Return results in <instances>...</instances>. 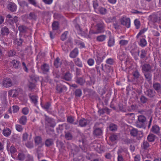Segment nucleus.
<instances>
[{
    "label": "nucleus",
    "mask_w": 161,
    "mask_h": 161,
    "mask_svg": "<svg viewBox=\"0 0 161 161\" xmlns=\"http://www.w3.org/2000/svg\"><path fill=\"white\" fill-rule=\"evenodd\" d=\"M147 138L149 141L152 142L155 140V136L154 135L150 134L148 136Z\"/></svg>",
    "instance_id": "obj_29"
},
{
    "label": "nucleus",
    "mask_w": 161,
    "mask_h": 161,
    "mask_svg": "<svg viewBox=\"0 0 161 161\" xmlns=\"http://www.w3.org/2000/svg\"><path fill=\"white\" fill-rule=\"evenodd\" d=\"M67 121L68 122L74 125H76L77 123V121H74V118L71 116L68 117L67 118Z\"/></svg>",
    "instance_id": "obj_25"
},
{
    "label": "nucleus",
    "mask_w": 161,
    "mask_h": 161,
    "mask_svg": "<svg viewBox=\"0 0 161 161\" xmlns=\"http://www.w3.org/2000/svg\"><path fill=\"white\" fill-rule=\"evenodd\" d=\"M103 132L102 130L100 128H97L94 130V134L96 135H101Z\"/></svg>",
    "instance_id": "obj_23"
},
{
    "label": "nucleus",
    "mask_w": 161,
    "mask_h": 161,
    "mask_svg": "<svg viewBox=\"0 0 161 161\" xmlns=\"http://www.w3.org/2000/svg\"><path fill=\"white\" fill-rule=\"evenodd\" d=\"M87 123V121L84 119H82L79 121V125L80 126H85Z\"/></svg>",
    "instance_id": "obj_26"
},
{
    "label": "nucleus",
    "mask_w": 161,
    "mask_h": 161,
    "mask_svg": "<svg viewBox=\"0 0 161 161\" xmlns=\"http://www.w3.org/2000/svg\"><path fill=\"white\" fill-rule=\"evenodd\" d=\"M147 30V29L146 28H144L142 30H141L140 32L138 33L136 36L137 38L139 37L140 36L144 33Z\"/></svg>",
    "instance_id": "obj_49"
},
{
    "label": "nucleus",
    "mask_w": 161,
    "mask_h": 161,
    "mask_svg": "<svg viewBox=\"0 0 161 161\" xmlns=\"http://www.w3.org/2000/svg\"><path fill=\"white\" fill-rule=\"evenodd\" d=\"M34 140L36 145L39 144L40 143V136H36Z\"/></svg>",
    "instance_id": "obj_41"
},
{
    "label": "nucleus",
    "mask_w": 161,
    "mask_h": 161,
    "mask_svg": "<svg viewBox=\"0 0 161 161\" xmlns=\"http://www.w3.org/2000/svg\"><path fill=\"white\" fill-rule=\"evenodd\" d=\"M28 2L30 4L35 7L36 6V3L35 0H28Z\"/></svg>",
    "instance_id": "obj_64"
},
{
    "label": "nucleus",
    "mask_w": 161,
    "mask_h": 161,
    "mask_svg": "<svg viewBox=\"0 0 161 161\" xmlns=\"http://www.w3.org/2000/svg\"><path fill=\"white\" fill-rule=\"evenodd\" d=\"M127 116H128V117L129 119H131L132 122L133 120H134V117L135 115L133 113H130L129 114H127Z\"/></svg>",
    "instance_id": "obj_56"
},
{
    "label": "nucleus",
    "mask_w": 161,
    "mask_h": 161,
    "mask_svg": "<svg viewBox=\"0 0 161 161\" xmlns=\"http://www.w3.org/2000/svg\"><path fill=\"white\" fill-rule=\"evenodd\" d=\"M97 10H98L99 13L102 14H105L106 12V9L102 7L99 8Z\"/></svg>",
    "instance_id": "obj_36"
},
{
    "label": "nucleus",
    "mask_w": 161,
    "mask_h": 161,
    "mask_svg": "<svg viewBox=\"0 0 161 161\" xmlns=\"http://www.w3.org/2000/svg\"><path fill=\"white\" fill-rule=\"evenodd\" d=\"M29 112V108L27 107H25L22 109V113L25 115H27Z\"/></svg>",
    "instance_id": "obj_44"
},
{
    "label": "nucleus",
    "mask_w": 161,
    "mask_h": 161,
    "mask_svg": "<svg viewBox=\"0 0 161 161\" xmlns=\"http://www.w3.org/2000/svg\"><path fill=\"white\" fill-rule=\"evenodd\" d=\"M28 135L26 132L24 133L22 136V139L23 141H26L28 137Z\"/></svg>",
    "instance_id": "obj_54"
},
{
    "label": "nucleus",
    "mask_w": 161,
    "mask_h": 161,
    "mask_svg": "<svg viewBox=\"0 0 161 161\" xmlns=\"http://www.w3.org/2000/svg\"><path fill=\"white\" fill-rule=\"evenodd\" d=\"M146 94L149 97H152L155 95V92L153 90L148 89L146 92Z\"/></svg>",
    "instance_id": "obj_18"
},
{
    "label": "nucleus",
    "mask_w": 161,
    "mask_h": 161,
    "mask_svg": "<svg viewBox=\"0 0 161 161\" xmlns=\"http://www.w3.org/2000/svg\"><path fill=\"white\" fill-rule=\"evenodd\" d=\"M3 85L6 88L11 86L12 85V82L11 79L8 77L4 78L3 81Z\"/></svg>",
    "instance_id": "obj_4"
},
{
    "label": "nucleus",
    "mask_w": 161,
    "mask_h": 161,
    "mask_svg": "<svg viewBox=\"0 0 161 161\" xmlns=\"http://www.w3.org/2000/svg\"><path fill=\"white\" fill-rule=\"evenodd\" d=\"M109 129L111 131H115L117 129V127L114 124H111L109 126Z\"/></svg>",
    "instance_id": "obj_43"
},
{
    "label": "nucleus",
    "mask_w": 161,
    "mask_h": 161,
    "mask_svg": "<svg viewBox=\"0 0 161 161\" xmlns=\"http://www.w3.org/2000/svg\"><path fill=\"white\" fill-rule=\"evenodd\" d=\"M8 56L9 57H14L16 55V53L14 50L9 51L8 52Z\"/></svg>",
    "instance_id": "obj_22"
},
{
    "label": "nucleus",
    "mask_w": 161,
    "mask_h": 161,
    "mask_svg": "<svg viewBox=\"0 0 161 161\" xmlns=\"http://www.w3.org/2000/svg\"><path fill=\"white\" fill-rule=\"evenodd\" d=\"M151 69L150 65L148 64L143 65L142 67V69L143 71L147 72L149 71Z\"/></svg>",
    "instance_id": "obj_24"
},
{
    "label": "nucleus",
    "mask_w": 161,
    "mask_h": 161,
    "mask_svg": "<svg viewBox=\"0 0 161 161\" xmlns=\"http://www.w3.org/2000/svg\"><path fill=\"white\" fill-rule=\"evenodd\" d=\"M27 121V118L25 116H22L19 119V123L23 125H26Z\"/></svg>",
    "instance_id": "obj_9"
},
{
    "label": "nucleus",
    "mask_w": 161,
    "mask_h": 161,
    "mask_svg": "<svg viewBox=\"0 0 161 161\" xmlns=\"http://www.w3.org/2000/svg\"><path fill=\"white\" fill-rule=\"evenodd\" d=\"M58 22H54L52 24V27L53 30H57L58 28Z\"/></svg>",
    "instance_id": "obj_39"
},
{
    "label": "nucleus",
    "mask_w": 161,
    "mask_h": 161,
    "mask_svg": "<svg viewBox=\"0 0 161 161\" xmlns=\"http://www.w3.org/2000/svg\"><path fill=\"white\" fill-rule=\"evenodd\" d=\"M121 24L125 26L127 28H129L130 26V19L129 18L124 17L121 19Z\"/></svg>",
    "instance_id": "obj_5"
},
{
    "label": "nucleus",
    "mask_w": 161,
    "mask_h": 161,
    "mask_svg": "<svg viewBox=\"0 0 161 161\" xmlns=\"http://www.w3.org/2000/svg\"><path fill=\"white\" fill-rule=\"evenodd\" d=\"M153 87L154 89L158 92H160L161 88V86L158 83H156L153 84Z\"/></svg>",
    "instance_id": "obj_28"
},
{
    "label": "nucleus",
    "mask_w": 161,
    "mask_h": 161,
    "mask_svg": "<svg viewBox=\"0 0 161 161\" xmlns=\"http://www.w3.org/2000/svg\"><path fill=\"white\" fill-rule=\"evenodd\" d=\"M25 146L27 147L31 148L33 147V144L32 142H28L25 143Z\"/></svg>",
    "instance_id": "obj_45"
},
{
    "label": "nucleus",
    "mask_w": 161,
    "mask_h": 161,
    "mask_svg": "<svg viewBox=\"0 0 161 161\" xmlns=\"http://www.w3.org/2000/svg\"><path fill=\"white\" fill-rule=\"evenodd\" d=\"M138 119L140 122L144 123L146 119L144 116L141 115L138 116Z\"/></svg>",
    "instance_id": "obj_31"
},
{
    "label": "nucleus",
    "mask_w": 161,
    "mask_h": 161,
    "mask_svg": "<svg viewBox=\"0 0 161 161\" xmlns=\"http://www.w3.org/2000/svg\"><path fill=\"white\" fill-rule=\"evenodd\" d=\"M29 96L31 102L35 104H36L38 102L37 96L36 95H32L31 94L29 95Z\"/></svg>",
    "instance_id": "obj_10"
},
{
    "label": "nucleus",
    "mask_w": 161,
    "mask_h": 161,
    "mask_svg": "<svg viewBox=\"0 0 161 161\" xmlns=\"http://www.w3.org/2000/svg\"><path fill=\"white\" fill-rule=\"evenodd\" d=\"M114 62L113 60L111 58H109L106 60V63L108 64L112 65Z\"/></svg>",
    "instance_id": "obj_63"
},
{
    "label": "nucleus",
    "mask_w": 161,
    "mask_h": 161,
    "mask_svg": "<svg viewBox=\"0 0 161 161\" xmlns=\"http://www.w3.org/2000/svg\"><path fill=\"white\" fill-rule=\"evenodd\" d=\"M29 18L30 19L36 20V16L34 13L31 12L29 14Z\"/></svg>",
    "instance_id": "obj_40"
},
{
    "label": "nucleus",
    "mask_w": 161,
    "mask_h": 161,
    "mask_svg": "<svg viewBox=\"0 0 161 161\" xmlns=\"http://www.w3.org/2000/svg\"><path fill=\"white\" fill-rule=\"evenodd\" d=\"M104 23H101L100 24H98L97 25V31H93L92 30L90 31L89 32L90 34H97L98 33L103 32L104 31Z\"/></svg>",
    "instance_id": "obj_3"
},
{
    "label": "nucleus",
    "mask_w": 161,
    "mask_h": 161,
    "mask_svg": "<svg viewBox=\"0 0 161 161\" xmlns=\"http://www.w3.org/2000/svg\"><path fill=\"white\" fill-rule=\"evenodd\" d=\"M128 42L126 40H121L119 42V43L121 46H124L126 45L128 43Z\"/></svg>",
    "instance_id": "obj_55"
},
{
    "label": "nucleus",
    "mask_w": 161,
    "mask_h": 161,
    "mask_svg": "<svg viewBox=\"0 0 161 161\" xmlns=\"http://www.w3.org/2000/svg\"><path fill=\"white\" fill-rule=\"evenodd\" d=\"M65 137L67 140H70L72 138L71 135L69 133H66L65 135Z\"/></svg>",
    "instance_id": "obj_58"
},
{
    "label": "nucleus",
    "mask_w": 161,
    "mask_h": 161,
    "mask_svg": "<svg viewBox=\"0 0 161 161\" xmlns=\"http://www.w3.org/2000/svg\"><path fill=\"white\" fill-rule=\"evenodd\" d=\"M134 24L137 29H138L140 26V22L137 19H136L134 21Z\"/></svg>",
    "instance_id": "obj_51"
},
{
    "label": "nucleus",
    "mask_w": 161,
    "mask_h": 161,
    "mask_svg": "<svg viewBox=\"0 0 161 161\" xmlns=\"http://www.w3.org/2000/svg\"><path fill=\"white\" fill-rule=\"evenodd\" d=\"M147 50H142L141 51V58H144L146 57L147 54Z\"/></svg>",
    "instance_id": "obj_33"
},
{
    "label": "nucleus",
    "mask_w": 161,
    "mask_h": 161,
    "mask_svg": "<svg viewBox=\"0 0 161 161\" xmlns=\"http://www.w3.org/2000/svg\"><path fill=\"white\" fill-rule=\"evenodd\" d=\"M45 144L47 146H50L53 144V141L52 139H47L46 141Z\"/></svg>",
    "instance_id": "obj_42"
},
{
    "label": "nucleus",
    "mask_w": 161,
    "mask_h": 161,
    "mask_svg": "<svg viewBox=\"0 0 161 161\" xmlns=\"http://www.w3.org/2000/svg\"><path fill=\"white\" fill-rule=\"evenodd\" d=\"M75 27L78 29V33L79 34H81L82 36L84 37H87V34L86 32L83 31L79 25H77Z\"/></svg>",
    "instance_id": "obj_17"
},
{
    "label": "nucleus",
    "mask_w": 161,
    "mask_h": 161,
    "mask_svg": "<svg viewBox=\"0 0 161 161\" xmlns=\"http://www.w3.org/2000/svg\"><path fill=\"white\" fill-rule=\"evenodd\" d=\"M21 91L20 88L12 89L8 92V96L15 97L18 96L19 93Z\"/></svg>",
    "instance_id": "obj_2"
},
{
    "label": "nucleus",
    "mask_w": 161,
    "mask_h": 161,
    "mask_svg": "<svg viewBox=\"0 0 161 161\" xmlns=\"http://www.w3.org/2000/svg\"><path fill=\"white\" fill-rule=\"evenodd\" d=\"M17 151V150L15 148V147L13 146H12L10 149V153L12 154H13L14 153H15Z\"/></svg>",
    "instance_id": "obj_48"
},
{
    "label": "nucleus",
    "mask_w": 161,
    "mask_h": 161,
    "mask_svg": "<svg viewBox=\"0 0 161 161\" xmlns=\"http://www.w3.org/2000/svg\"><path fill=\"white\" fill-rule=\"evenodd\" d=\"M147 44V42L146 40L144 38H142L140 39V45L142 47H144Z\"/></svg>",
    "instance_id": "obj_32"
},
{
    "label": "nucleus",
    "mask_w": 161,
    "mask_h": 161,
    "mask_svg": "<svg viewBox=\"0 0 161 161\" xmlns=\"http://www.w3.org/2000/svg\"><path fill=\"white\" fill-rule=\"evenodd\" d=\"M149 146V144L147 142H144L143 144L142 145V147L145 149H147Z\"/></svg>",
    "instance_id": "obj_57"
},
{
    "label": "nucleus",
    "mask_w": 161,
    "mask_h": 161,
    "mask_svg": "<svg viewBox=\"0 0 161 161\" xmlns=\"http://www.w3.org/2000/svg\"><path fill=\"white\" fill-rule=\"evenodd\" d=\"M23 42V40L20 38H16L14 40V42L15 44L17 45L18 46H20L22 45Z\"/></svg>",
    "instance_id": "obj_27"
},
{
    "label": "nucleus",
    "mask_w": 161,
    "mask_h": 161,
    "mask_svg": "<svg viewBox=\"0 0 161 161\" xmlns=\"http://www.w3.org/2000/svg\"><path fill=\"white\" fill-rule=\"evenodd\" d=\"M8 8L12 12L15 11L17 9V6L15 3H11L9 4Z\"/></svg>",
    "instance_id": "obj_13"
},
{
    "label": "nucleus",
    "mask_w": 161,
    "mask_h": 161,
    "mask_svg": "<svg viewBox=\"0 0 161 161\" xmlns=\"http://www.w3.org/2000/svg\"><path fill=\"white\" fill-rule=\"evenodd\" d=\"M13 112V113H17L19 110V107L17 105H13L12 106Z\"/></svg>",
    "instance_id": "obj_37"
},
{
    "label": "nucleus",
    "mask_w": 161,
    "mask_h": 161,
    "mask_svg": "<svg viewBox=\"0 0 161 161\" xmlns=\"http://www.w3.org/2000/svg\"><path fill=\"white\" fill-rule=\"evenodd\" d=\"M133 75L134 77L136 78H138L140 76V74L139 73V72L136 70L133 72Z\"/></svg>",
    "instance_id": "obj_53"
},
{
    "label": "nucleus",
    "mask_w": 161,
    "mask_h": 161,
    "mask_svg": "<svg viewBox=\"0 0 161 161\" xmlns=\"http://www.w3.org/2000/svg\"><path fill=\"white\" fill-rule=\"evenodd\" d=\"M132 55L134 57V58L136 60L137 59V57L139 55V52L138 51L135 52V53H133L132 51L131 52Z\"/></svg>",
    "instance_id": "obj_47"
},
{
    "label": "nucleus",
    "mask_w": 161,
    "mask_h": 161,
    "mask_svg": "<svg viewBox=\"0 0 161 161\" xmlns=\"http://www.w3.org/2000/svg\"><path fill=\"white\" fill-rule=\"evenodd\" d=\"M75 93L76 96L80 97L81 95V91L80 89L76 90Z\"/></svg>",
    "instance_id": "obj_61"
},
{
    "label": "nucleus",
    "mask_w": 161,
    "mask_h": 161,
    "mask_svg": "<svg viewBox=\"0 0 161 161\" xmlns=\"http://www.w3.org/2000/svg\"><path fill=\"white\" fill-rule=\"evenodd\" d=\"M6 20L7 23L10 25L12 28H14V23H16L18 21L19 18L17 16L13 17L10 14H8L6 16Z\"/></svg>",
    "instance_id": "obj_1"
},
{
    "label": "nucleus",
    "mask_w": 161,
    "mask_h": 161,
    "mask_svg": "<svg viewBox=\"0 0 161 161\" xmlns=\"http://www.w3.org/2000/svg\"><path fill=\"white\" fill-rule=\"evenodd\" d=\"M117 139V136L116 135H112L110 137V139L112 142H115Z\"/></svg>",
    "instance_id": "obj_46"
},
{
    "label": "nucleus",
    "mask_w": 161,
    "mask_h": 161,
    "mask_svg": "<svg viewBox=\"0 0 161 161\" xmlns=\"http://www.w3.org/2000/svg\"><path fill=\"white\" fill-rule=\"evenodd\" d=\"M50 106V104L49 103H47L44 106H42V107L46 110H47L49 109Z\"/></svg>",
    "instance_id": "obj_62"
},
{
    "label": "nucleus",
    "mask_w": 161,
    "mask_h": 161,
    "mask_svg": "<svg viewBox=\"0 0 161 161\" xmlns=\"http://www.w3.org/2000/svg\"><path fill=\"white\" fill-rule=\"evenodd\" d=\"M144 75L146 78L148 80H151L152 76L150 74L146 73H144Z\"/></svg>",
    "instance_id": "obj_60"
},
{
    "label": "nucleus",
    "mask_w": 161,
    "mask_h": 161,
    "mask_svg": "<svg viewBox=\"0 0 161 161\" xmlns=\"http://www.w3.org/2000/svg\"><path fill=\"white\" fill-rule=\"evenodd\" d=\"M11 63L15 69L19 68L20 65V62L15 59L12 60Z\"/></svg>",
    "instance_id": "obj_7"
},
{
    "label": "nucleus",
    "mask_w": 161,
    "mask_h": 161,
    "mask_svg": "<svg viewBox=\"0 0 161 161\" xmlns=\"http://www.w3.org/2000/svg\"><path fill=\"white\" fill-rule=\"evenodd\" d=\"M1 34L3 36H7L9 33L8 29L6 26L2 28L1 30Z\"/></svg>",
    "instance_id": "obj_11"
},
{
    "label": "nucleus",
    "mask_w": 161,
    "mask_h": 161,
    "mask_svg": "<svg viewBox=\"0 0 161 161\" xmlns=\"http://www.w3.org/2000/svg\"><path fill=\"white\" fill-rule=\"evenodd\" d=\"M11 131L10 130L9 128L4 129L3 131V135L6 137H8L11 134Z\"/></svg>",
    "instance_id": "obj_15"
},
{
    "label": "nucleus",
    "mask_w": 161,
    "mask_h": 161,
    "mask_svg": "<svg viewBox=\"0 0 161 161\" xmlns=\"http://www.w3.org/2000/svg\"><path fill=\"white\" fill-rule=\"evenodd\" d=\"M68 34V32L66 31L62 34L61 36V39L62 40L64 41L66 39L67 35Z\"/></svg>",
    "instance_id": "obj_50"
},
{
    "label": "nucleus",
    "mask_w": 161,
    "mask_h": 161,
    "mask_svg": "<svg viewBox=\"0 0 161 161\" xmlns=\"http://www.w3.org/2000/svg\"><path fill=\"white\" fill-rule=\"evenodd\" d=\"M28 86L29 88L31 89V90H32L34 89L36 87V85L35 84L30 82L29 84L28 85Z\"/></svg>",
    "instance_id": "obj_59"
},
{
    "label": "nucleus",
    "mask_w": 161,
    "mask_h": 161,
    "mask_svg": "<svg viewBox=\"0 0 161 161\" xmlns=\"http://www.w3.org/2000/svg\"><path fill=\"white\" fill-rule=\"evenodd\" d=\"M131 135L133 136H135L141 134L142 135V132L141 131H138L136 129H132L130 131Z\"/></svg>",
    "instance_id": "obj_8"
},
{
    "label": "nucleus",
    "mask_w": 161,
    "mask_h": 161,
    "mask_svg": "<svg viewBox=\"0 0 161 161\" xmlns=\"http://www.w3.org/2000/svg\"><path fill=\"white\" fill-rule=\"evenodd\" d=\"M59 60L60 59L58 58H57L54 61V65L57 68H58L60 66L61 64L59 62Z\"/></svg>",
    "instance_id": "obj_38"
},
{
    "label": "nucleus",
    "mask_w": 161,
    "mask_h": 161,
    "mask_svg": "<svg viewBox=\"0 0 161 161\" xmlns=\"http://www.w3.org/2000/svg\"><path fill=\"white\" fill-rule=\"evenodd\" d=\"M25 158V154L22 153H20L18 154L17 156L18 159L19 161H24Z\"/></svg>",
    "instance_id": "obj_20"
},
{
    "label": "nucleus",
    "mask_w": 161,
    "mask_h": 161,
    "mask_svg": "<svg viewBox=\"0 0 161 161\" xmlns=\"http://www.w3.org/2000/svg\"><path fill=\"white\" fill-rule=\"evenodd\" d=\"M114 38L112 37H110L108 42V45L109 47H111L113 46L114 44Z\"/></svg>",
    "instance_id": "obj_19"
},
{
    "label": "nucleus",
    "mask_w": 161,
    "mask_h": 161,
    "mask_svg": "<svg viewBox=\"0 0 161 161\" xmlns=\"http://www.w3.org/2000/svg\"><path fill=\"white\" fill-rule=\"evenodd\" d=\"M15 127L16 130L18 132H22L23 129V127L22 126L19 124H16L15 125Z\"/></svg>",
    "instance_id": "obj_30"
},
{
    "label": "nucleus",
    "mask_w": 161,
    "mask_h": 161,
    "mask_svg": "<svg viewBox=\"0 0 161 161\" xmlns=\"http://www.w3.org/2000/svg\"><path fill=\"white\" fill-rule=\"evenodd\" d=\"M63 88H65L64 87H63L61 85L57 84L56 87V90L58 92H62Z\"/></svg>",
    "instance_id": "obj_34"
},
{
    "label": "nucleus",
    "mask_w": 161,
    "mask_h": 161,
    "mask_svg": "<svg viewBox=\"0 0 161 161\" xmlns=\"http://www.w3.org/2000/svg\"><path fill=\"white\" fill-rule=\"evenodd\" d=\"M160 129L159 127L157 125H154L152 126L151 131L155 134H158L160 132Z\"/></svg>",
    "instance_id": "obj_12"
},
{
    "label": "nucleus",
    "mask_w": 161,
    "mask_h": 161,
    "mask_svg": "<svg viewBox=\"0 0 161 161\" xmlns=\"http://www.w3.org/2000/svg\"><path fill=\"white\" fill-rule=\"evenodd\" d=\"M87 63L89 66H92L94 64V60L92 58L89 59L87 61Z\"/></svg>",
    "instance_id": "obj_52"
},
{
    "label": "nucleus",
    "mask_w": 161,
    "mask_h": 161,
    "mask_svg": "<svg viewBox=\"0 0 161 161\" xmlns=\"http://www.w3.org/2000/svg\"><path fill=\"white\" fill-rule=\"evenodd\" d=\"M106 38V36L104 35H101L97 37V40L99 42H103Z\"/></svg>",
    "instance_id": "obj_35"
},
{
    "label": "nucleus",
    "mask_w": 161,
    "mask_h": 161,
    "mask_svg": "<svg viewBox=\"0 0 161 161\" xmlns=\"http://www.w3.org/2000/svg\"><path fill=\"white\" fill-rule=\"evenodd\" d=\"M41 68L44 73H46L49 71V66L47 64H44L42 66Z\"/></svg>",
    "instance_id": "obj_16"
},
{
    "label": "nucleus",
    "mask_w": 161,
    "mask_h": 161,
    "mask_svg": "<svg viewBox=\"0 0 161 161\" xmlns=\"http://www.w3.org/2000/svg\"><path fill=\"white\" fill-rule=\"evenodd\" d=\"M78 49L76 48H75L71 52L69 56L71 58H74L78 55Z\"/></svg>",
    "instance_id": "obj_14"
},
{
    "label": "nucleus",
    "mask_w": 161,
    "mask_h": 161,
    "mask_svg": "<svg viewBox=\"0 0 161 161\" xmlns=\"http://www.w3.org/2000/svg\"><path fill=\"white\" fill-rule=\"evenodd\" d=\"M56 77L58 78L60 77L63 79H65L66 80L69 81L71 80L72 76L70 73L68 72L65 74L64 75L59 76L58 75H56Z\"/></svg>",
    "instance_id": "obj_6"
},
{
    "label": "nucleus",
    "mask_w": 161,
    "mask_h": 161,
    "mask_svg": "<svg viewBox=\"0 0 161 161\" xmlns=\"http://www.w3.org/2000/svg\"><path fill=\"white\" fill-rule=\"evenodd\" d=\"M18 30L21 33H24L26 31L27 28L24 25H20L18 27Z\"/></svg>",
    "instance_id": "obj_21"
}]
</instances>
